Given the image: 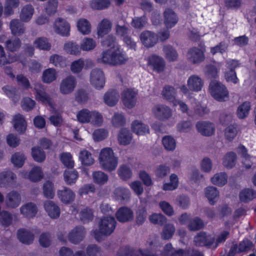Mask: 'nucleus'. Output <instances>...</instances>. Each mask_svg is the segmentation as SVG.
Returning <instances> with one entry per match:
<instances>
[{
  "label": "nucleus",
  "instance_id": "f8f14e48",
  "mask_svg": "<svg viewBox=\"0 0 256 256\" xmlns=\"http://www.w3.org/2000/svg\"><path fill=\"white\" fill-rule=\"evenodd\" d=\"M54 31L58 34L62 36H68L70 35V26L69 23L66 20L58 18L54 24Z\"/></svg>",
  "mask_w": 256,
  "mask_h": 256
},
{
  "label": "nucleus",
  "instance_id": "bb28decb",
  "mask_svg": "<svg viewBox=\"0 0 256 256\" xmlns=\"http://www.w3.org/2000/svg\"><path fill=\"white\" fill-rule=\"evenodd\" d=\"M44 208L48 216L53 219L58 218L60 214V208L54 202L46 201L44 204Z\"/></svg>",
  "mask_w": 256,
  "mask_h": 256
},
{
  "label": "nucleus",
  "instance_id": "4468645a",
  "mask_svg": "<svg viewBox=\"0 0 256 256\" xmlns=\"http://www.w3.org/2000/svg\"><path fill=\"white\" fill-rule=\"evenodd\" d=\"M148 66L154 71L158 72H162L165 68V62L164 60L156 54L150 56L148 58Z\"/></svg>",
  "mask_w": 256,
  "mask_h": 256
},
{
  "label": "nucleus",
  "instance_id": "7ed1b4c3",
  "mask_svg": "<svg viewBox=\"0 0 256 256\" xmlns=\"http://www.w3.org/2000/svg\"><path fill=\"white\" fill-rule=\"evenodd\" d=\"M158 238L157 236H152L150 237L146 242V250H140L138 253L140 254L142 256H158L157 254L152 253L150 250H154L158 246ZM138 252L133 251L128 247L125 246L120 248L117 254V256H139L137 253Z\"/></svg>",
  "mask_w": 256,
  "mask_h": 256
},
{
  "label": "nucleus",
  "instance_id": "4be33fe9",
  "mask_svg": "<svg viewBox=\"0 0 256 256\" xmlns=\"http://www.w3.org/2000/svg\"><path fill=\"white\" fill-rule=\"evenodd\" d=\"M20 174L22 177L34 182L40 181L43 178L42 168L39 166H34L28 174L25 171H22L20 172Z\"/></svg>",
  "mask_w": 256,
  "mask_h": 256
},
{
  "label": "nucleus",
  "instance_id": "680f3d73",
  "mask_svg": "<svg viewBox=\"0 0 256 256\" xmlns=\"http://www.w3.org/2000/svg\"><path fill=\"white\" fill-rule=\"evenodd\" d=\"M170 182L166 183L163 186V190H172L178 186V176L173 174L170 176Z\"/></svg>",
  "mask_w": 256,
  "mask_h": 256
},
{
  "label": "nucleus",
  "instance_id": "5fc2aeb1",
  "mask_svg": "<svg viewBox=\"0 0 256 256\" xmlns=\"http://www.w3.org/2000/svg\"><path fill=\"white\" fill-rule=\"evenodd\" d=\"M175 231L176 228L174 225L172 224H168L164 226L161 233V237L163 240H169L172 238Z\"/></svg>",
  "mask_w": 256,
  "mask_h": 256
},
{
  "label": "nucleus",
  "instance_id": "bf43d9fd",
  "mask_svg": "<svg viewBox=\"0 0 256 256\" xmlns=\"http://www.w3.org/2000/svg\"><path fill=\"white\" fill-rule=\"evenodd\" d=\"M21 42L18 38L8 40L5 43L6 48L11 52H15L19 49Z\"/></svg>",
  "mask_w": 256,
  "mask_h": 256
},
{
  "label": "nucleus",
  "instance_id": "0e129e2a",
  "mask_svg": "<svg viewBox=\"0 0 256 256\" xmlns=\"http://www.w3.org/2000/svg\"><path fill=\"white\" fill-rule=\"evenodd\" d=\"M110 5L108 0H92L90 2V6L94 10H102L108 8Z\"/></svg>",
  "mask_w": 256,
  "mask_h": 256
},
{
  "label": "nucleus",
  "instance_id": "09e8293b",
  "mask_svg": "<svg viewBox=\"0 0 256 256\" xmlns=\"http://www.w3.org/2000/svg\"><path fill=\"white\" fill-rule=\"evenodd\" d=\"M92 176L94 182L99 185L104 184L108 180V174L100 170L94 172Z\"/></svg>",
  "mask_w": 256,
  "mask_h": 256
},
{
  "label": "nucleus",
  "instance_id": "7c9ffc66",
  "mask_svg": "<svg viewBox=\"0 0 256 256\" xmlns=\"http://www.w3.org/2000/svg\"><path fill=\"white\" fill-rule=\"evenodd\" d=\"M132 129L137 135H145L149 133L148 126L138 120L132 122Z\"/></svg>",
  "mask_w": 256,
  "mask_h": 256
},
{
  "label": "nucleus",
  "instance_id": "ea45409f",
  "mask_svg": "<svg viewBox=\"0 0 256 256\" xmlns=\"http://www.w3.org/2000/svg\"><path fill=\"white\" fill-rule=\"evenodd\" d=\"M34 13V8L32 5L28 4L25 6L22 9L20 14V18L24 22L30 21Z\"/></svg>",
  "mask_w": 256,
  "mask_h": 256
},
{
  "label": "nucleus",
  "instance_id": "e433bc0d",
  "mask_svg": "<svg viewBox=\"0 0 256 256\" xmlns=\"http://www.w3.org/2000/svg\"><path fill=\"white\" fill-rule=\"evenodd\" d=\"M13 124L15 130L20 133L23 132L26 129L25 120L20 114H16L14 116Z\"/></svg>",
  "mask_w": 256,
  "mask_h": 256
},
{
  "label": "nucleus",
  "instance_id": "13d9d810",
  "mask_svg": "<svg viewBox=\"0 0 256 256\" xmlns=\"http://www.w3.org/2000/svg\"><path fill=\"white\" fill-rule=\"evenodd\" d=\"M20 4L19 0H6L4 14L10 16L14 13L13 9L17 8Z\"/></svg>",
  "mask_w": 256,
  "mask_h": 256
},
{
  "label": "nucleus",
  "instance_id": "ddd939ff",
  "mask_svg": "<svg viewBox=\"0 0 256 256\" xmlns=\"http://www.w3.org/2000/svg\"><path fill=\"white\" fill-rule=\"evenodd\" d=\"M76 84V79L72 76H68L62 80L60 86V90L64 94L72 92Z\"/></svg>",
  "mask_w": 256,
  "mask_h": 256
},
{
  "label": "nucleus",
  "instance_id": "603ef678",
  "mask_svg": "<svg viewBox=\"0 0 256 256\" xmlns=\"http://www.w3.org/2000/svg\"><path fill=\"white\" fill-rule=\"evenodd\" d=\"M163 51L166 58L170 62L175 61L178 58V54L176 51L170 46H164L163 48Z\"/></svg>",
  "mask_w": 256,
  "mask_h": 256
},
{
  "label": "nucleus",
  "instance_id": "393cba45",
  "mask_svg": "<svg viewBox=\"0 0 256 256\" xmlns=\"http://www.w3.org/2000/svg\"><path fill=\"white\" fill-rule=\"evenodd\" d=\"M117 220L121 222H126L134 218L132 211L127 207H122L116 214Z\"/></svg>",
  "mask_w": 256,
  "mask_h": 256
},
{
  "label": "nucleus",
  "instance_id": "338daca9",
  "mask_svg": "<svg viewBox=\"0 0 256 256\" xmlns=\"http://www.w3.org/2000/svg\"><path fill=\"white\" fill-rule=\"evenodd\" d=\"M162 144L165 149L169 151H173L176 147L175 140L171 136H166L162 138Z\"/></svg>",
  "mask_w": 256,
  "mask_h": 256
},
{
  "label": "nucleus",
  "instance_id": "c9c22d12",
  "mask_svg": "<svg viewBox=\"0 0 256 256\" xmlns=\"http://www.w3.org/2000/svg\"><path fill=\"white\" fill-rule=\"evenodd\" d=\"M18 238L23 244H30L34 240V234L29 230L20 229L18 232Z\"/></svg>",
  "mask_w": 256,
  "mask_h": 256
},
{
  "label": "nucleus",
  "instance_id": "6e6552de",
  "mask_svg": "<svg viewBox=\"0 0 256 256\" xmlns=\"http://www.w3.org/2000/svg\"><path fill=\"white\" fill-rule=\"evenodd\" d=\"M152 112L154 116L161 120H166L172 117V110L168 106L163 104H157L154 106Z\"/></svg>",
  "mask_w": 256,
  "mask_h": 256
},
{
  "label": "nucleus",
  "instance_id": "f03ea898",
  "mask_svg": "<svg viewBox=\"0 0 256 256\" xmlns=\"http://www.w3.org/2000/svg\"><path fill=\"white\" fill-rule=\"evenodd\" d=\"M98 160L100 168L110 172L115 170L118 165V157L110 148H105L100 150Z\"/></svg>",
  "mask_w": 256,
  "mask_h": 256
},
{
  "label": "nucleus",
  "instance_id": "1a4fd4ad",
  "mask_svg": "<svg viewBox=\"0 0 256 256\" xmlns=\"http://www.w3.org/2000/svg\"><path fill=\"white\" fill-rule=\"evenodd\" d=\"M90 82L97 89L103 88L105 84V76L103 72L98 68L92 70L90 74Z\"/></svg>",
  "mask_w": 256,
  "mask_h": 256
},
{
  "label": "nucleus",
  "instance_id": "c03bdc74",
  "mask_svg": "<svg viewBox=\"0 0 256 256\" xmlns=\"http://www.w3.org/2000/svg\"><path fill=\"white\" fill-rule=\"evenodd\" d=\"M64 177L66 183L72 185L76 183L78 178V173L76 170H66L64 173Z\"/></svg>",
  "mask_w": 256,
  "mask_h": 256
},
{
  "label": "nucleus",
  "instance_id": "0eeeda50",
  "mask_svg": "<svg viewBox=\"0 0 256 256\" xmlns=\"http://www.w3.org/2000/svg\"><path fill=\"white\" fill-rule=\"evenodd\" d=\"M138 92L134 88H126L122 93V100L124 105L128 108H134L137 102Z\"/></svg>",
  "mask_w": 256,
  "mask_h": 256
},
{
  "label": "nucleus",
  "instance_id": "c85d7f7f",
  "mask_svg": "<svg viewBox=\"0 0 256 256\" xmlns=\"http://www.w3.org/2000/svg\"><path fill=\"white\" fill-rule=\"evenodd\" d=\"M112 23L108 18H104L97 26V35L98 38H102L108 34L112 30Z\"/></svg>",
  "mask_w": 256,
  "mask_h": 256
},
{
  "label": "nucleus",
  "instance_id": "f704fd0d",
  "mask_svg": "<svg viewBox=\"0 0 256 256\" xmlns=\"http://www.w3.org/2000/svg\"><path fill=\"white\" fill-rule=\"evenodd\" d=\"M204 193L209 202L212 205H214L218 198L219 192L214 186H210L206 188L204 190Z\"/></svg>",
  "mask_w": 256,
  "mask_h": 256
},
{
  "label": "nucleus",
  "instance_id": "a211bd4d",
  "mask_svg": "<svg viewBox=\"0 0 256 256\" xmlns=\"http://www.w3.org/2000/svg\"><path fill=\"white\" fill-rule=\"evenodd\" d=\"M92 65V62L91 60L80 58L72 62L70 70L73 73L78 74L82 72L84 68H88Z\"/></svg>",
  "mask_w": 256,
  "mask_h": 256
},
{
  "label": "nucleus",
  "instance_id": "9b49d317",
  "mask_svg": "<svg viewBox=\"0 0 256 256\" xmlns=\"http://www.w3.org/2000/svg\"><path fill=\"white\" fill-rule=\"evenodd\" d=\"M16 180V175L12 171L2 172L0 173V187H14Z\"/></svg>",
  "mask_w": 256,
  "mask_h": 256
},
{
  "label": "nucleus",
  "instance_id": "a19ab883",
  "mask_svg": "<svg viewBox=\"0 0 256 256\" xmlns=\"http://www.w3.org/2000/svg\"><path fill=\"white\" fill-rule=\"evenodd\" d=\"M132 139V134L128 129L122 128L118 136V140L120 144L124 146L128 144Z\"/></svg>",
  "mask_w": 256,
  "mask_h": 256
},
{
  "label": "nucleus",
  "instance_id": "dca6fc26",
  "mask_svg": "<svg viewBox=\"0 0 256 256\" xmlns=\"http://www.w3.org/2000/svg\"><path fill=\"white\" fill-rule=\"evenodd\" d=\"M163 16L164 22L168 28L174 26L178 21L177 14L171 8H166L164 12Z\"/></svg>",
  "mask_w": 256,
  "mask_h": 256
},
{
  "label": "nucleus",
  "instance_id": "423d86ee",
  "mask_svg": "<svg viewBox=\"0 0 256 256\" xmlns=\"http://www.w3.org/2000/svg\"><path fill=\"white\" fill-rule=\"evenodd\" d=\"M206 48L204 45L190 48L186 54L187 60L192 64H198L204 61Z\"/></svg>",
  "mask_w": 256,
  "mask_h": 256
},
{
  "label": "nucleus",
  "instance_id": "2f4dec72",
  "mask_svg": "<svg viewBox=\"0 0 256 256\" xmlns=\"http://www.w3.org/2000/svg\"><path fill=\"white\" fill-rule=\"evenodd\" d=\"M19 60H20L19 56H12L9 55L7 56L5 53L4 48L0 45V66L1 67Z\"/></svg>",
  "mask_w": 256,
  "mask_h": 256
},
{
  "label": "nucleus",
  "instance_id": "20e7f679",
  "mask_svg": "<svg viewBox=\"0 0 256 256\" xmlns=\"http://www.w3.org/2000/svg\"><path fill=\"white\" fill-rule=\"evenodd\" d=\"M116 226V221L113 216H104L98 222V230H94L92 234L97 241H100L104 236H109L112 233Z\"/></svg>",
  "mask_w": 256,
  "mask_h": 256
},
{
  "label": "nucleus",
  "instance_id": "cd10ccee",
  "mask_svg": "<svg viewBox=\"0 0 256 256\" xmlns=\"http://www.w3.org/2000/svg\"><path fill=\"white\" fill-rule=\"evenodd\" d=\"M196 128L199 132L204 136H210L214 134L215 128L212 123L206 122H198Z\"/></svg>",
  "mask_w": 256,
  "mask_h": 256
},
{
  "label": "nucleus",
  "instance_id": "9d476101",
  "mask_svg": "<svg viewBox=\"0 0 256 256\" xmlns=\"http://www.w3.org/2000/svg\"><path fill=\"white\" fill-rule=\"evenodd\" d=\"M36 91V99L45 105H48L50 108L54 106L50 96L46 92L44 88L40 84H36L34 86Z\"/></svg>",
  "mask_w": 256,
  "mask_h": 256
},
{
  "label": "nucleus",
  "instance_id": "6e6d98bb",
  "mask_svg": "<svg viewBox=\"0 0 256 256\" xmlns=\"http://www.w3.org/2000/svg\"><path fill=\"white\" fill-rule=\"evenodd\" d=\"M236 158V156L234 152H228L224 156L223 158V165L227 168H232L235 164Z\"/></svg>",
  "mask_w": 256,
  "mask_h": 256
},
{
  "label": "nucleus",
  "instance_id": "a878e982",
  "mask_svg": "<svg viewBox=\"0 0 256 256\" xmlns=\"http://www.w3.org/2000/svg\"><path fill=\"white\" fill-rule=\"evenodd\" d=\"M20 212L24 217L31 218L36 216L38 212V208L34 203L28 202L20 208Z\"/></svg>",
  "mask_w": 256,
  "mask_h": 256
},
{
  "label": "nucleus",
  "instance_id": "72a5a7b5",
  "mask_svg": "<svg viewBox=\"0 0 256 256\" xmlns=\"http://www.w3.org/2000/svg\"><path fill=\"white\" fill-rule=\"evenodd\" d=\"M12 34L16 36H20L25 32L24 25L18 20H12L10 24Z\"/></svg>",
  "mask_w": 256,
  "mask_h": 256
},
{
  "label": "nucleus",
  "instance_id": "6ab92c4d",
  "mask_svg": "<svg viewBox=\"0 0 256 256\" xmlns=\"http://www.w3.org/2000/svg\"><path fill=\"white\" fill-rule=\"evenodd\" d=\"M204 84L202 79L198 75H191L187 80V86L189 89L194 92L202 90Z\"/></svg>",
  "mask_w": 256,
  "mask_h": 256
},
{
  "label": "nucleus",
  "instance_id": "864d4df0",
  "mask_svg": "<svg viewBox=\"0 0 256 256\" xmlns=\"http://www.w3.org/2000/svg\"><path fill=\"white\" fill-rule=\"evenodd\" d=\"M35 46L42 50H48L51 48V44L48 42L47 38L44 37H40L36 38L34 42Z\"/></svg>",
  "mask_w": 256,
  "mask_h": 256
},
{
  "label": "nucleus",
  "instance_id": "5701e85b",
  "mask_svg": "<svg viewBox=\"0 0 256 256\" xmlns=\"http://www.w3.org/2000/svg\"><path fill=\"white\" fill-rule=\"evenodd\" d=\"M238 152L243 158V164L246 169L251 168L254 161L256 160L255 156H251L248 153V150L242 144L238 148Z\"/></svg>",
  "mask_w": 256,
  "mask_h": 256
},
{
  "label": "nucleus",
  "instance_id": "052dcab7",
  "mask_svg": "<svg viewBox=\"0 0 256 256\" xmlns=\"http://www.w3.org/2000/svg\"><path fill=\"white\" fill-rule=\"evenodd\" d=\"M60 159L62 163L67 168H72L74 166V162L70 153L62 152L60 155Z\"/></svg>",
  "mask_w": 256,
  "mask_h": 256
},
{
  "label": "nucleus",
  "instance_id": "2eb2a0df",
  "mask_svg": "<svg viewBox=\"0 0 256 256\" xmlns=\"http://www.w3.org/2000/svg\"><path fill=\"white\" fill-rule=\"evenodd\" d=\"M21 196L17 191L12 190L8 193L6 196L5 203L8 208H17L21 203Z\"/></svg>",
  "mask_w": 256,
  "mask_h": 256
},
{
  "label": "nucleus",
  "instance_id": "58836bf2",
  "mask_svg": "<svg viewBox=\"0 0 256 256\" xmlns=\"http://www.w3.org/2000/svg\"><path fill=\"white\" fill-rule=\"evenodd\" d=\"M80 46L82 50L90 52L96 48V42L92 38L85 37L81 40Z\"/></svg>",
  "mask_w": 256,
  "mask_h": 256
},
{
  "label": "nucleus",
  "instance_id": "f3484780",
  "mask_svg": "<svg viewBox=\"0 0 256 256\" xmlns=\"http://www.w3.org/2000/svg\"><path fill=\"white\" fill-rule=\"evenodd\" d=\"M140 40L144 46L151 48L156 44L158 38L153 32L146 30L140 34Z\"/></svg>",
  "mask_w": 256,
  "mask_h": 256
},
{
  "label": "nucleus",
  "instance_id": "c756f323",
  "mask_svg": "<svg viewBox=\"0 0 256 256\" xmlns=\"http://www.w3.org/2000/svg\"><path fill=\"white\" fill-rule=\"evenodd\" d=\"M119 98V93L116 90H108L104 96L105 104L110 106L116 105L118 102Z\"/></svg>",
  "mask_w": 256,
  "mask_h": 256
},
{
  "label": "nucleus",
  "instance_id": "49530a36",
  "mask_svg": "<svg viewBox=\"0 0 256 256\" xmlns=\"http://www.w3.org/2000/svg\"><path fill=\"white\" fill-rule=\"evenodd\" d=\"M78 30L83 34H88L91 31V25L85 18H80L77 22Z\"/></svg>",
  "mask_w": 256,
  "mask_h": 256
},
{
  "label": "nucleus",
  "instance_id": "8fccbe9b",
  "mask_svg": "<svg viewBox=\"0 0 256 256\" xmlns=\"http://www.w3.org/2000/svg\"><path fill=\"white\" fill-rule=\"evenodd\" d=\"M57 74L56 70L52 68H49L44 71L42 74V81L45 83H50L56 80Z\"/></svg>",
  "mask_w": 256,
  "mask_h": 256
},
{
  "label": "nucleus",
  "instance_id": "3c124183",
  "mask_svg": "<svg viewBox=\"0 0 256 256\" xmlns=\"http://www.w3.org/2000/svg\"><path fill=\"white\" fill-rule=\"evenodd\" d=\"M12 222V215L6 210L0 211V225L7 227Z\"/></svg>",
  "mask_w": 256,
  "mask_h": 256
},
{
  "label": "nucleus",
  "instance_id": "4c0bfd02",
  "mask_svg": "<svg viewBox=\"0 0 256 256\" xmlns=\"http://www.w3.org/2000/svg\"><path fill=\"white\" fill-rule=\"evenodd\" d=\"M64 50L68 54L79 56L81 54V48L76 42H68L64 44Z\"/></svg>",
  "mask_w": 256,
  "mask_h": 256
},
{
  "label": "nucleus",
  "instance_id": "37998d69",
  "mask_svg": "<svg viewBox=\"0 0 256 256\" xmlns=\"http://www.w3.org/2000/svg\"><path fill=\"white\" fill-rule=\"evenodd\" d=\"M114 194L117 200L122 201L129 198L130 192L127 188L118 187L115 189Z\"/></svg>",
  "mask_w": 256,
  "mask_h": 256
},
{
  "label": "nucleus",
  "instance_id": "aec40b11",
  "mask_svg": "<svg viewBox=\"0 0 256 256\" xmlns=\"http://www.w3.org/2000/svg\"><path fill=\"white\" fill-rule=\"evenodd\" d=\"M194 242L197 246H211L214 243V238L204 232H200L194 237Z\"/></svg>",
  "mask_w": 256,
  "mask_h": 256
},
{
  "label": "nucleus",
  "instance_id": "79ce46f5",
  "mask_svg": "<svg viewBox=\"0 0 256 256\" xmlns=\"http://www.w3.org/2000/svg\"><path fill=\"white\" fill-rule=\"evenodd\" d=\"M228 176L225 172L216 173L211 178V182L214 185L222 186L227 183Z\"/></svg>",
  "mask_w": 256,
  "mask_h": 256
},
{
  "label": "nucleus",
  "instance_id": "a18cd8bd",
  "mask_svg": "<svg viewBox=\"0 0 256 256\" xmlns=\"http://www.w3.org/2000/svg\"><path fill=\"white\" fill-rule=\"evenodd\" d=\"M79 159L82 164L85 166H90L94 162L91 153L86 150H82L80 152Z\"/></svg>",
  "mask_w": 256,
  "mask_h": 256
},
{
  "label": "nucleus",
  "instance_id": "e2e57ef3",
  "mask_svg": "<svg viewBox=\"0 0 256 256\" xmlns=\"http://www.w3.org/2000/svg\"><path fill=\"white\" fill-rule=\"evenodd\" d=\"M250 108V102H245L242 103L238 108V116L240 118H246L248 114Z\"/></svg>",
  "mask_w": 256,
  "mask_h": 256
},
{
  "label": "nucleus",
  "instance_id": "473e14b6",
  "mask_svg": "<svg viewBox=\"0 0 256 256\" xmlns=\"http://www.w3.org/2000/svg\"><path fill=\"white\" fill-rule=\"evenodd\" d=\"M162 96L172 104L176 102V92L175 88L170 86H165L162 92Z\"/></svg>",
  "mask_w": 256,
  "mask_h": 256
},
{
  "label": "nucleus",
  "instance_id": "774afa93",
  "mask_svg": "<svg viewBox=\"0 0 256 256\" xmlns=\"http://www.w3.org/2000/svg\"><path fill=\"white\" fill-rule=\"evenodd\" d=\"M25 159L26 158L23 154L16 152L12 155L11 162L15 166L20 168L23 166Z\"/></svg>",
  "mask_w": 256,
  "mask_h": 256
},
{
  "label": "nucleus",
  "instance_id": "b1692460",
  "mask_svg": "<svg viewBox=\"0 0 256 256\" xmlns=\"http://www.w3.org/2000/svg\"><path fill=\"white\" fill-rule=\"evenodd\" d=\"M85 234L86 231L84 227L76 226L69 233L68 240L71 242L76 244L82 240Z\"/></svg>",
  "mask_w": 256,
  "mask_h": 256
},
{
  "label": "nucleus",
  "instance_id": "de8ad7c7",
  "mask_svg": "<svg viewBox=\"0 0 256 256\" xmlns=\"http://www.w3.org/2000/svg\"><path fill=\"white\" fill-rule=\"evenodd\" d=\"M239 196L241 202H247L256 197V193L252 189L246 188L240 192Z\"/></svg>",
  "mask_w": 256,
  "mask_h": 256
},
{
  "label": "nucleus",
  "instance_id": "412c9836",
  "mask_svg": "<svg viewBox=\"0 0 256 256\" xmlns=\"http://www.w3.org/2000/svg\"><path fill=\"white\" fill-rule=\"evenodd\" d=\"M57 195L60 200L66 204L72 202L75 198L74 193L70 188L66 187L58 190Z\"/></svg>",
  "mask_w": 256,
  "mask_h": 256
},
{
  "label": "nucleus",
  "instance_id": "f257e3e1",
  "mask_svg": "<svg viewBox=\"0 0 256 256\" xmlns=\"http://www.w3.org/2000/svg\"><path fill=\"white\" fill-rule=\"evenodd\" d=\"M103 47L108 48L103 50L98 59L100 62L116 66L125 64L128 60L126 52L116 42V37L110 34L101 42Z\"/></svg>",
  "mask_w": 256,
  "mask_h": 256
},
{
  "label": "nucleus",
  "instance_id": "4d7b16f0",
  "mask_svg": "<svg viewBox=\"0 0 256 256\" xmlns=\"http://www.w3.org/2000/svg\"><path fill=\"white\" fill-rule=\"evenodd\" d=\"M88 123L96 126H100L103 122L102 115L98 112L95 110L92 111Z\"/></svg>",
  "mask_w": 256,
  "mask_h": 256
},
{
  "label": "nucleus",
  "instance_id": "69168bd1",
  "mask_svg": "<svg viewBox=\"0 0 256 256\" xmlns=\"http://www.w3.org/2000/svg\"><path fill=\"white\" fill-rule=\"evenodd\" d=\"M92 111L88 109L84 108L80 110L76 114L78 120L82 124L88 123L90 116Z\"/></svg>",
  "mask_w": 256,
  "mask_h": 256
},
{
  "label": "nucleus",
  "instance_id": "39448f33",
  "mask_svg": "<svg viewBox=\"0 0 256 256\" xmlns=\"http://www.w3.org/2000/svg\"><path fill=\"white\" fill-rule=\"evenodd\" d=\"M209 90L212 96L218 101H225L228 98L229 93L226 88L220 82H211L209 86Z\"/></svg>",
  "mask_w": 256,
  "mask_h": 256
}]
</instances>
